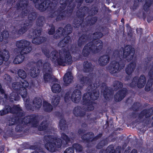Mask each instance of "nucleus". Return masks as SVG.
I'll list each match as a JSON object with an SVG mask.
<instances>
[{
  "instance_id": "nucleus-1",
  "label": "nucleus",
  "mask_w": 153,
  "mask_h": 153,
  "mask_svg": "<svg viewBox=\"0 0 153 153\" xmlns=\"http://www.w3.org/2000/svg\"><path fill=\"white\" fill-rule=\"evenodd\" d=\"M44 139L47 142L45 145V148L51 152L58 150L62 145L61 139L50 135H45Z\"/></svg>"
},
{
  "instance_id": "nucleus-2",
  "label": "nucleus",
  "mask_w": 153,
  "mask_h": 153,
  "mask_svg": "<svg viewBox=\"0 0 153 153\" xmlns=\"http://www.w3.org/2000/svg\"><path fill=\"white\" fill-rule=\"evenodd\" d=\"M103 45V42L100 40L89 42L84 46L82 54L85 56H87L91 51L94 53H98L102 49Z\"/></svg>"
},
{
  "instance_id": "nucleus-3",
  "label": "nucleus",
  "mask_w": 153,
  "mask_h": 153,
  "mask_svg": "<svg viewBox=\"0 0 153 153\" xmlns=\"http://www.w3.org/2000/svg\"><path fill=\"white\" fill-rule=\"evenodd\" d=\"M98 86L92 85H88L87 88L88 93L85 94L82 98L84 104L91 102V100H95L97 99L99 96V91L96 88Z\"/></svg>"
},
{
  "instance_id": "nucleus-4",
  "label": "nucleus",
  "mask_w": 153,
  "mask_h": 153,
  "mask_svg": "<svg viewBox=\"0 0 153 153\" xmlns=\"http://www.w3.org/2000/svg\"><path fill=\"white\" fill-rule=\"evenodd\" d=\"M59 55L60 57L59 65H62L64 63L68 64L72 63V60L71 57L68 50L64 48L62 49L59 52Z\"/></svg>"
},
{
  "instance_id": "nucleus-5",
  "label": "nucleus",
  "mask_w": 153,
  "mask_h": 153,
  "mask_svg": "<svg viewBox=\"0 0 153 153\" xmlns=\"http://www.w3.org/2000/svg\"><path fill=\"white\" fill-rule=\"evenodd\" d=\"M28 4V0H19L16 4V7L18 10H22L21 13L19 16L21 18L24 17L28 13L27 9Z\"/></svg>"
},
{
  "instance_id": "nucleus-6",
  "label": "nucleus",
  "mask_w": 153,
  "mask_h": 153,
  "mask_svg": "<svg viewBox=\"0 0 153 153\" xmlns=\"http://www.w3.org/2000/svg\"><path fill=\"white\" fill-rule=\"evenodd\" d=\"M62 10H52L50 13L51 17L53 18L56 16V21H61L65 19L66 17H68L70 15L68 14L66 10L63 11Z\"/></svg>"
},
{
  "instance_id": "nucleus-7",
  "label": "nucleus",
  "mask_w": 153,
  "mask_h": 153,
  "mask_svg": "<svg viewBox=\"0 0 153 153\" xmlns=\"http://www.w3.org/2000/svg\"><path fill=\"white\" fill-rule=\"evenodd\" d=\"M123 68L120 66L119 62L115 61L111 62L109 65L106 67V70L111 74L117 73Z\"/></svg>"
},
{
  "instance_id": "nucleus-8",
  "label": "nucleus",
  "mask_w": 153,
  "mask_h": 153,
  "mask_svg": "<svg viewBox=\"0 0 153 153\" xmlns=\"http://www.w3.org/2000/svg\"><path fill=\"white\" fill-rule=\"evenodd\" d=\"M21 110V109L18 105H14L11 108L9 105H6L4 108L0 111V115L3 116L9 113L14 114Z\"/></svg>"
},
{
  "instance_id": "nucleus-9",
  "label": "nucleus",
  "mask_w": 153,
  "mask_h": 153,
  "mask_svg": "<svg viewBox=\"0 0 153 153\" xmlns=\"http://www.w3.org/2000/svg\"><path fill=\"white\" fill-rule=\"evenodd\" d=\"M134 54V48H132L130 46H126L123 51V56L128 61H130L132 59Z\"/></svg>"
},
{
  "instance_id": "nucleus-10",
  "label": "nucleus",
  "mask_w": 153,
  "mask_h": 153,
  "mask_svg": "<svg viewBox=\"0 0 153 153\" xmlns=\"http://www.w3.org/2000/svg\"><path fill=\"white\" fill-rule=\"evenodd\" d=\"M153 114V108L143 110L139 114L138 119L140 122H143L146 118L151 116Z\"/></svg>"
},
{
  "instance_id": "nucleus-11",
  "label": "nucleus",
  "mask_w": 153,
  "mask_h": 153,
  "mask_svg": "<svg viewBox=\"0 0 153 153\" xmlns=\"http://www.w3.org/2000/svg\"><path fill=\"white\" fill-rule=\"evenodd\" d=\"M24 115L21 117V120H22V122L21 123L22 124L24 125L25 124H27L31 123L32 124H34L35 126L38 123L37 120V118L34 115L28 116L23 118L24 116V113L23 112Z\"/></svg>"
},
{
  "instance_id": "nucleus-12",
  "label": "nucleus",
  "mask_w": 153,
  "mask_h": 153,
  "mask_svg": "<svg viewBox=\"0 0 153 153\" xmlns=\"http://www.w3.org/2000/svg\"><path fill=\"white\" fill-rule=\"evenodd\" d=\"M14 114H15V117L14 118H11L9 120V125H12L16 123L20 124L22 122L21 117L24 115V114L22 109L20 111H18Z\"/></svg>"
},
{
  "instance_id": "nucleus-13",
  "label": "nucleus",
  "mask_w": 153,
  "mask_h": 153,
  "mask_svg": "<svg viewBox=\"0 0 153 153\" xmlns=\"http://www.w3.org/2000/svg\"><path fill=\"white\" fill-rule=\"evenodd\" d=\"M127 91L126 88H123L122 89L119 91L114 95L115 100L118 102L122 100L126 96Z\"/></svg>"
},
{
  "instance_id": "nucleus-14",
  "label": "nucleus",
  "mask_w": 153,
  "mask_h": 153,
  "mask_svg": "<svg viewBox=\"0 0 153 153\" xmlns=\"http://www.w3.org/2000/svg\"><path fill=\"white\" fill-rule=\"evenodd\" d=\"M81 92L78 89L74 90L71 95V99L75 103L79 102L81 98Z\"/></svg>"
},
{
  "instance_id": "nucleus-15",
  "label": "nucleus",
  "mask_w": 153,
  "mask_h": 153,
  "mask_svg": "<svg viewBox=\"0 0 153 153\" xmlns=\"http://www.w3.org/2000/svg\"><path fill=\"white\" fill-rule=\"evenodd\" d=\"M110 56L108 55L105 54L100 56L98 60L99 65L102 66L106 65L109 62Z\"/></svg>"
},
{
  "instance_id": "nucleus-16",
  "label": "nucleus",
  "mask_w": 153,
  "mask_h": 153,
  "mask_svg": "<svg viewBox=\"0 0 153 153\" xmlns=\"http://www.w3.org/2000/svg\"><path fill=\"white\" fill-rule=\"evenodd\" d=\"M101 88V91L103 93L104 97L106 100L108 99L109 98L112 96L111 91L105 84L102 85Z\"/></svg>"
},
{
  "instance_id": "nucleus-17",
  "label": "nucleus",
  "mask_w": 153,
  "mask_h": 153,
  "mask_svg": "<svg viewBox=\"0 0 153 153\" xmlns=\"http://www.w3.org/2000/svg\"><path fill=\"white\" fill-rule=\"evenodd\" d=\"M89 9L88 7H84L82 9H79L76 13L78 19H83L85 15L88 13L89 14Z\"/></svg>"
},
{
  "instance_id": "nucleus-18",
  "label": "nucleus",
  "mask_w": 153,
  "mask_h": 153,
  "mask_svg": "<svg viewBox=\"0 0 153 153\" xmlns=\"http://www.w3.org/2000/svg\"><path fill=\"white\" fill-rule=\"evenodd\" d=\"M90 40H91L90 38L87 35H82L78 39L77 41L78 45L79 47H81Z\"/></svg>"
},
{
  "instance_id": "nucleus-19",
  "label": "nucleus",
  "mask_w": 153,
  "mask_h": 153,
  "mask_svg": "<svg viewBox=\"0 0 153 153\" xmlns=\"http://www.w3.org/2000/svg\"><path fill=\"white\" fill-rule=\"evenodd\" d=\"M51 59L52 61L55 64L59 65V61L60 57H59V53L57 51H53L51 53Z\"/></svg>"
},
{
  "instance_id": "nucleus-20",
  "label": "nucleus",
  "mask_w": 153,
  "mask_h": 153,
  "mask_svg": "<svg viewBox=\"0 0 153 153\" xmlns=\"http://www.w3.org/2000/svg\"><path fill=\"white\" fill-rule=\"evenodd\" d=\"M79 79V80L80 82L82 84H87L88 85H92L95 86L94 84H92L91 82V79L89 76H84L82 75H79L78 76Z\"/></svg>"
},
{
  "instance_id": "nucleus-21",
  "label": "nucleus",
  "mask_w": 153,
  "mask_h": 153,
  "mask_svg": "<svg viewBox=\"0 0 153 153\" xmlns=\"http://www.w3.org/2000/svg\"><path fill=\"white\" fill-rule=\"evenodd\" d=\"M10 55L8 51L6 50L3 51L1 53V54H0V65L3 63L4 61H7Z\"/></svg>"
},
{
  "instance_id": "nucleus-22",
  "label": "nucleus",
  "mask_w": 153,
  "mask_h": 153,
  "mask_svg": "<svg viewBox=\"0 0 153 153\" xmlns=\"http://www.w3.org/2000/svg\"><path fill=\"white\" fill-rule=\"evenodd\" d=\"M43 73L44 74V80L45 82H56V79L52 74V73L47 72Z\"/></svg>"
},
{
  "instance_id": "nucleus-23",
  "label": "nucleus",
  "mask_w": 153,
  "mask_h": 153,
  "mask_svg": "<svg viewBox=\"0 0 153 153\" xmlns=\"http://www.w3.org/2000/svg\"><path fill=\"white\" fill-rule=\"evenodd\" d=\"M32 103L33 106L36 109H38L40 108L42 105V100L39 97H36L33 100Z\"/></svg>"
},
{
  "instance_id": "nucleus-24",
  "label": "nucleus",
  "mask_w": 153,
  "mask_h": 153,
  "mask_svg": "<svg viewBox=\"0 0 153 153\" xmlns=\"http://www.w3.org/2000/svg\"><path fill=\"white\" fill-rule=\"evenodd\" d=\"M146 82V79L145 76L141 75L140 77L137 78V87L139 88H142L144 87Z\"/></svg>"
},
{
  "instance_id": "nucleus-25",
  "label": "nucleus",
  "mask_w": 153,
  "mask_h": 153,
  "mask_svg": "<svg viewBox=\"0 0 153 153\" xmlns=\"http://www.w3.org/2000/svg\"><path fill=\"white\" fill-rule=\"evenodd\" d=\"M136 64L134 62H131L128 65L125 69L126 73L128 75H130L134 71L135 69Z\"/></svg>"
},
{
  "instance_id": "nucleus-26",
  "label": "nucleus",
  "mask_w": 153,
  "mask_h": 153,
  "mask_svg": "<svg viewBox=\"0 0 153 153\" xmlns=\"http://www.w3.org/2000/svg\"><path fill=\"white\" fill-rule=\"evenodd\" d=\"M56 33L54 35V37L56 39L67 35L64 28L62 27L59 28L58 30H56Z\"/></svg>"
},
{
  "instance_id": "nucleus-27",
  "label": "nucleus",
  "mask_w": 153,
  "mask_h": 153,
  "mask_svg": "<svg viewBox=\"0 0 153 153\" xmlns=\"http://www.w3.org/2000/svg\"><path fill=\"white\" fill-rule=\"evenodd\" d=\"M30 42L28 41L25 40H22L17 41L16 43V45L19 48L23 49L25 47L29 46Z\"/></svg>"
},
{
  "instance_id": "nucleus-28",
  "label": "nucleus",
  "mask_w": 153,
  "mask_h": 153,
  "mask_svg": "<svg viewBox=\"0 0 153 153\" xmlns=\"http://www.w3.org/2000/svg\"><path fill=\"white\" fill-rule=\"evenodd\" d=\"M83 71L85 72H88L91 71L93 69L91 63L88 61L84 62L83 64Z\"/></svg>"
},
{
  "instance_id": "nucleus-29",
  "label": "nucleus",
  "mask_w": 153,
  "mask_h": 153,
  "mask_svg": "<svg viewBox=\"0 0 153 153\" xmlns=\"http://www.w3.org/2000/svg\"><path fill=\"white\" fill-rule=\"evenodd\" d=\"M73 77L71 72L67 73L64 75L63 80L65 84H68L73 81Z\"/></svg>"
},
{
  "instance_id": "nucleus-30",
  "label": "nucleus",
  "mask_w": 153,
  "mask_h": 153,
  "mask_svg": "<svg viewBox=\"0 0 153 153\" xmlns=\"http://www.w3.org/2000/svg\"><path fill=\"white\" fill-rule=\"evenodd\" d=\"M73 113L76 116L83 117L85 114V112L82 111L80 107L77 106L75 107L73 110Z\"/></svg>"
},
{
  "instance_id": "nucleus-31",
  "label": "nucleus",
  "mask_w": 153,
  "mask_h": 153,
  "mask_svg": "<svg viewBox=\"0 0 153 153\" xmlns=\"http://www.w3.org/2000/svg\"><path fill=\"white\" fill-rule=\"evenodd\" d=\"M42 71L43 73L52 72V68L51 64L47 62L44 63L43 65Z\"/></svg>"
},
{
  "instance_id": "nucleus-32",
  "label": "nucleus",
  "mask_w": 153,
  "mask_h": 153,
  "mask_svg": "<svg viewBox=\"0 0 153 153\" xmlns=\"http://www.w3.org/2000/svg\"><path fill=\"white\" fill-rule=\"evenodd\" d=\"M123 87V84L121 82L115 80L113 82L112 89L113 91H116L122 88Z\"/></svg>"
},
{
  "instance_id": "nucleus-33",
  "label": "nucleus",
  "mask_w": 153,
  "mask_h": 153,
  "mask_svg": "<svg viewBox=\"0 0 153 153\" xmlns=\"http://www.w3.org/2000/svg\"><path fill=\"white\" fill-rule=\"evenodd\" d=\"M40 72V70L38 67L31 68L30 69V74L32 77L35 78L38 76Z\"/></svg>"
},
{
  "instance_id": "nucleus-34",
  "label": "nucleus",
  "mask_w": 153,
  "mask_h": 153,
  "mask_svg": "<svg viewBox=\"0 0 153 153\" xmlns=\"http://www.w3.org/2000/svg\"><path fill=\"white\" fill-rule=\"evenodd\" d=\"M94 135L93 133L92 132H90L83 134L81 138L84 140L91 142L92 138L94 137Z\"/></svg>"
},
{
  "instance_id": "nucleus-35",
  "label": "nucleus",
  "mask_w": 153,
  "mask_h": 153,
  "mask_svg": "<svg viewBox=\"0 0 153 153\" xmlns=\"http://www.w3.org/2000/svg\"><path fill=\"white\" fill-rule=\"evenodd\" d=\"M36 17L37 14L36 12H33L30 13L28 16L27 23H28L29 25H30L34 21Z\"/></svg>"
},
{
  "instance_id": "nucleus-36",
  "label": "nucleus",
  "mask_w": 153,
  "mask_h": 153,
  "mask_svg": "<svg viewBox=\"0 0 153 153\" xmlns=\"http://www.w3.org/2000/svg\"><path fill=\"white\" fill-rule=\"evenodd\" d=\"M74 0H60V3L61 4L60 7L61 8L62 10H64L66 7L67 5H68V6H69L71 3Z\"/></svg>"
},
{
  "instance_id": "nucleus-37",
  "label": "nucleus",
  "mask_w": 153,
  "mask_h": 153,
  "mask_svg": "<svg viewBox=\"0 0 153 153\" xmlns=\"http://www.w3.org/2000/svg\"><path fill=\"white\" fill-rule=\"evenodd\" d=\"M43 108L45 111L48 112H51L53 109V108L52 105L50 103L46 102H44Z\"/></svg>"
},
{
  "instance_id": "nucleus-38",
  "label": "nucleus",
  "mask_w": 153,
  "mask_h": 153,
  "mask_svg": "<svg viewBox=\"0 0 153 153\" xmlns=\"http://www.w3.org/2000/svg\"><path fill=\"white\" fill-rule=\"evenodd\" d=\"M25 56L22 54L18 55L16 56L13 60L14 64H19L22 62L24 60Z\"/></svg>"
},
{
  "instance_id": "nucleus-39",
  "label": "nucleus",
  "mask_w": 153,
  "mask_h": 153,
  "mask_svg": "<svg viewBox=\"0 0 153 153\" xmlns=\"http://www.w3.org/2000/svg\"><path fill=\"white\" fill-rule=\"evenodd\" d=\"M82 107L83 109L86 111H91L94 109V106L91 101L88 102V103L84 104Z\"/></svg>"
},
{
  "instance_id": "nucleus-40",
  "label": "nucleus",
  "mask_w": 153,
  "mask_h": 153,
  "mask_svg": "<svg viewBox=\"0 0 153 153\" xmlns=\"http://www.w3.org/2000/svg\"><path fill=\"white\" fill-rule=\"evenodd\" d=\"M71 38L69 36H66L58 44V46L60 47H63L68 43Z\"/></svg>"
},
{
  "instance_id": "nucleus-41",
  "label": "nucleus",
  "mask_w": 153,
  "mask_h": 153,
  "mask_svg": "<svg viewBox=\"0 0 153 153\" xmlns=\"http://www.w3.org/2000/svg\"><path fill=\"white\" fill-rule=\"evenodd\" d=\"M59 126L60 129L62 131H64L67 129V125L66 121L64 119H62L59 122Z\"/></svg>"
},
{
  "instance_id": "nucleus-42",
  "label": "nucleus",
  "mask_w": 153,
  "mask_h": 153,
  "mask_svg": "<svg viewBox=\"0 0 153 153\" xmlns=\"http://www.w3.org/2000/svg\"><path fill=\"white\" fill-rule=\"evenodd\" d=\"M60 100V97L58 95L54 96L52 99L51 103L54 106H56L59 103Z\"/></svg>"
},
{
  "instance_id": "nucleus-43",
  "label": "nucleus",
  "mask_w": 153,
  "mask_h": 153,
  "mask_svg": "<svg viewBox=\"0 0 153 153\" xmlns=\"http://www.w3.org/2000/svg\"><path fill=\"white\" fill-rule=\"evenodd\" d=\"M34 38L32 40V43L36 45H39L42 42L44 38L42 37H34Z\"/></svg>"
},
{
  "instance_id": "nucleus-44",
  "label": "nucleus",
  "mask_w": 153,
  "mask_h": 153,
  "mask_svg": "<svg viewBox=\"0 0 153 153\" xmlns=\"http://www.w3.org/2000/svg\"><path fill=\"white\" fill-rule=\"evenodd\" d=\"M61 90V88L60 85L58 84H55L53 85L52 87V91L53 92L55 93L60 92Z\"/></svg>"
},
{
  "instance_id": "nucleus-45",
  "label": "nucleus",
  "mask_w": 153,
  "mask_h": 153,
  "mask_svg": "<svg viewBox=\"0 0 153 153\" xmlns=\"http://www.w3.org/2000/svg\"><path fill=\"white\" fill-rule=\"evenodd\" d=\"M12 88L17 93L22 88V85L20 82H13L12 85Z\"/></svg>"
},
{
  "instance_id": "nucleus-46",
  "label": "nucleus",
  "mask_w": 153,
  "mask_h": 153,
  "mask_svg": "<svg viewBox=\"0 0 153 153\" xmlns=\"http://www.w3.org/2000/svg\"><path fill=\"white\" fill-rule=\"evenodd\" d=\"M114 146L113 145H111L108 146L106 150H101L100 153H114Z\"/></svg>"
},
{
  "instance_id": "nucleus-47",
  "label": "nucleus",
  "mask_w": 153,
  "mask_h": 153,
  "mask_svg": "<svg viewBox=\"0 0 153 153\" xmlns=\"http://www.w3.org/2000/svg\"><path fill=\"white\" fill-rule=\"evenodd\" d=\"M45 23V18L42 16L39 17L36 21V25L39 27H42Z\"/></svg>"
},
{
  "instance_id": "nucleus-48",
  "label": "nucleus",
  "mask_w": 153,
  "mask_h": 153,
  "mask_svg": "<svg viewBox=\"0 0 153 153\" xmlns=\"http://www.w3.org/2000/svg\"><path fill=\"white\" fill-rule=\"evenodd\" d=\"M48 124L47 121H43L39 126L38 129L40 131L46 130L48 127Z\"/></svg>"
},
{
  "instance_id": "nucleus-49",
  "label": "nucleus",
  "mask_w": 153,
  "mask_h": 153,
  "mask_svg": "<svg viewBox=\"0 0 153 153\" xmlns=\"http://www.w3.org/2000/svg\"><path fill=\"white\" fill-rule=\"evenodd\" d=\"M32 50V47L30 46H27L24 48L21 51L20 54L23 55L24 54H27L30 53Z\"/></svg>"
},
{
  "instance_id": "nucleus-50",
  "label": "nucleus",
  "mask_w": 153,
  "mask_h": 153,
  "mask_svg": "<svg viewBox=\"0 0 153 153\" xmlns=\"http://www.w3.org/2000/svg\"><path fill=\"white\" fill-rule=\"evenodd\" d=\"M97 20V18L96 17H89L87 19V23L90 25H93L96 22Z\"/></svg>"
},
{
  "instance_id": "nucleus-51",
  "label": "nucleus",
  "mask_w": 153,
  "mask_h": 153,
  "mask_svg": "<svg viewBox=\"0 0 153 153\" xmlns=\"http://www.w3.org/2000/svg\"><path fill=\"white\" fill-rule=\"evenodd\" d=\"M29 25V24L27 23H25L19 30V33L21 34L25 33L27 30Z\"/></svg>"
},
{
  "instance_id": "nucleus-52",
  "label": "nucleus",
  "mask_w": 153,
  "mask_h": 153,
  "mask_svg": "<svg viewBox=\"0 0 153 153\" xmlns=\"http://www.w3.org/2000/svg\"><path fill=\"white\" fill-rule=\"evenodd\" d=\"M108 143V141L106 139H103L99 142L96 146L97 149H100L102 148L103 146Z\"/></svg>"
},
{
  "instance_id": "nucleus-53",
  "label": "nucleus",
  "mask_w": 153,
  "mask_h": 153,
  "mask_svg": "<svg viewBox=\"0 0 153 153\" xmlns=\"http://www.w3.org/2000/svg\"><path fill=\"white\" fill-rule=\"evenodd\" d=\"M0 97L1 98L7 99L8 97L5 91L2 88L0 83Z\"/></svg>"
},
{
  "instance_id": "nucleus-54",
  "label": "nucleus",
  "mask_w": 153,
  "mask_h": 153,
  "mask_svg": "<svg viewBox=\"0 0 153 153\" xmlns=\"http://www.w3.org/2000/svg\"><path fill=\"white\" fill-rule=\"evenodd\" d=\"M102 35L103 34L102 33L100 32H96L91 36L90 39H95L100 38L102 37Z\"/></svg>"
},
{
  "instance_id": "nucleus-55",
  "label": "nucleus",
  "mask_w": 153,
  "mask_h": 153,
  "mask_svg": "<svg viewBox=\"0 0 153 153\" xmlns=\"http://www.w3.org/2000/svg\"><path fill=\"white\" fill-rule=\"evenodd\" d=\"M18 93H19L23 98H26L27 95L26 89L24 88H22Z\"/></svg>"
},
{
  "instance_id": "nucleus-56",
  "label": "nucleus",
  "mask_w": 153,
  "mask_h": 153,
  "mask_svg": "<svg viewBox=\"0 0 153 153\" xmlns=\"http://www.w3.org/2000/svg\"><path fill=\"white\" fill-rule=\"evenodd\" d=\"M9 37V33L7 31H4L0 36V42L2 41L4 39H6Z\"/></svg>"
},
{
  "instance_id": "nucleus-57",
  "label": "nucleus",
  "mask_w": 153,
  "mask_h": 153,
  "mask_svg": "<svg viewBox=\"0 0 153 153\" xmlns=\"http://www.w3.org/2000/svg\"><path fill=\"white\" fill-rule=\"evenodd\" d=\"M18 74L19 76L23 79H25L27 76V74L22 69H19L18 71Z\"/></svg>"
},
{
  "instance_id": "nucleus-58",
  "label": "nucleus",
  "mask_w": 153,
  "mask_h": 153,
  "mask_svg": "<svg viewBox=\"0 0 153 153\" xmlns=\"http://www.w3.org/2000/svg\"><path fill=\"white\" fill-rule=\"evenodd\" d=\"M153 4V0H146V3L144 5L143 8L144 10H147L151 5Z\"/></svg>"
},
{
  "instance_id": "nucleus-59",
  "label": "nucleus",
  "mask_w": 153,
  "mask_h": 153,
  "mask_svg": "<svg viewBox=\"0 0 153 153\" xmlns=\"http://www.w3.org/2000/svg\"><path fill=\"white\" fill-rule=\"evenodd\" d=\"M58 3V1L57 0H53L51 3V2L50 4V7L51 11L52 10H56V6L57 4Z\"/></svg>"
},
{
  "instance_id": "nucleus-60",
  "label": "nucleus",
  "mask_w": 153,
  "mask_h": 153,
  "mask_svg": "<svg viewBox=\"0 0 153 153\" xmlns=\"http://www.w3.org/2000/svg\"><path fill=\"white\" fill-rule=\"evenodd\" d=\"M80 21L78 20L77 19H75L74 21V27L76 28L78 27L82 23L83 19H80Z\"/></svg>"
},
{
  "instance_id": "nucleus-61",
  "label": "nucleus",
  "mask_w": 153,
  "mask_h": 153,
  "mask_svg": "<svg viewBox=\"0 0 153 153\" xmlns=\"http://www.w3.org/2000/svg\"><path fill=\"white\" fill-rule=\"evenodd\" d=\"M73 147L75 149L77 152H81L82 150V146L78 143H75L73 145Z\"/></svg>"
},
{
  "instance_id": "nucleus-62",
  "label": "nucleus",
  "mask_w": 153,
  "mask_h": 153,
  "mask_svg": "<svg viewBox=\"0 0 153 153\" xmlns=\"http://www.w3.org/2000/svg\"><path fill=\"white\" fill-rule=\"evenodd\" d=\"M64 29L65 32H66L67 35H68L71 33L72 30V26H71L70 24H68L65 26Z\"/></svg>"
},
{
  "instance_id": "nucleus-63",
  "label": "nucleus",
  "mask_w": 153,
  "mask_h": 153,
  "mask_svg": "<svg viewBox=\"0 0 153 153\" xmlns=\"http://www.w3.org/2000/svg\"><path fill=\"white\" fill-rule=\"evenodd\" d=\"M98 9L96 7L92 8L89 12V14L94 15L96 14L98 12Z\"/></svg>"
},
{
  "instance_id": "nucleus-64",
  "label": "nucleus",
  "mask_w": 153,
  "mask_h": 153,
  "mask_svg": "<svg viewBox=\"0 0 153 153\" xmlns=\"http://www.w3.org/2000/svg\"><path fill=\"white\" fill-rule=\"evenodd\" d=\"M130 86L132 87H134L136 86H137V77H134L132 82L130 84Z\"/></svg>"
}]
</instances>
